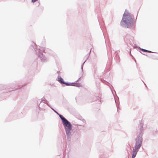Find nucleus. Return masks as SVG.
Masks as SVG:
<instances>
[{"mask_svg":"<svg viewBox=\"0 0 158 158\" xmlns=\"http://www.w3.org/2000/svg\"><path fill=\"white\" fill-rule=\"evenodd\" d=\"M58 81L61 84H65L67 85H70L68 83H65L64 82L63 79L60 77L58 78Z\"/></svg>","mask_w":158,"mask_h":158,"instance_id":"20e7f679","label":"nucleus"},{"mask_svg":"<svg viewBox=\"0 0 158 158\" xmlns=\"http://www.w3.org/2000/svg\"><path fill=\"white\" fill-rule=\"evenodd\" d=\"M59 116L62 119V122H64V121L67 120L62 115H60Z\"/></svg>","mask_w":158,"mask_h":158,"instance_id":"39448f33","label":"nucleus"},{"mask_svg":"<svg viewBox=\"0 0 158 158\" xmlns=\"http://www.w3.org/2000/svg\"><path fill=\"white\" fill-rule=\"evenodd\" d=\"M64 126L67 135L69 136L70 135V131L71 130V125L70 122L67 120L63 122Z\"/></svg>","mask_w":158,"mask_h":158,"instance_id":"7ed1b4c3","label":"nucleus"},{"mask_svg":"<svg viewBox=\"0 0 158 158\" xmlns=\"http://www.w3.org/2000/svg\"><path fill=\"white\" fill-rule=\"evenodd\" d=\"M135 145V148L133 149L132 153V158H135L137 154L138 150L140 148L142 142V138L139 136L136 139Z\"/></svg>","mask_w":158,"mask_h":158,"instance_id":"f03ea898","label":"nucleus"},{"mask_svg":"<svg viewBox=\"0 0 158 158\" xmlns=\"http://www.w3.org/2000/svg\"><path fill=\"white\" fill-rule=\"evenodd\" d=\"M133 19L132 16L127 12H125L123 15V19L121 22V26L129 27L132 23Z\"/></svg>","mask_w":158,"mask_h":158,"instance_id":"f257e3e1","label":"nucleus"},{"mask_svg":"<svg viewBox=\"0 0 158 158\" xmlns=\"http://www.w3.org/2000/svg\"><path fill=\"white\" fill-rule=\"evenodd\" d=\"M142 50L144 52H148L149 53H152V52H151V51L147 50H145V49H142Z\"/></svg>","mask_w":158,"mask_h":158,"instance_id":"423d86ee","label":"nucleus"},{"mask_svg":"<svg viewBox=\"0 0 158 158\" xmlns=\"http://www.w3.org/2000/svg\"><path fill=\"white\" fill-rule=\"evenodd\" d=\"M76 86H80V85L79 84H76Z\"/></svg>","mask_w":158,"mask_h":158,"instance_id":"0eeeda50","label":"nucleus"}]
</instances>
